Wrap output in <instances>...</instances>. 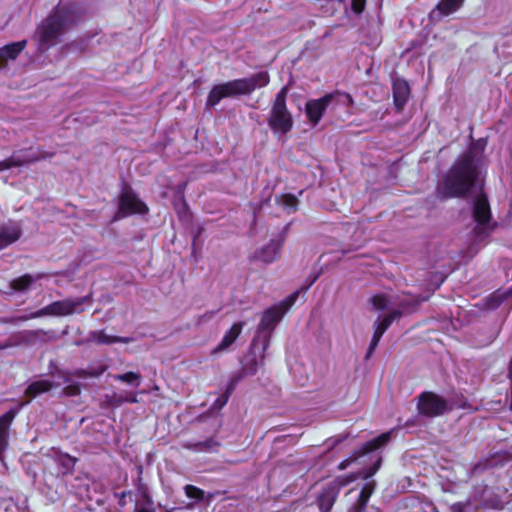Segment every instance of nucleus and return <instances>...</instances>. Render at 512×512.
<instances>
[{"label": "nucleus", "mask_w": 512, "mask_h": 512, "mask_svg": "<svg viewBox=\"0 0 512 512\" xmlns=\"http://www.w3.org/2000/svg\"><path fill=\"white\" fill-rule=\"evenodd\" d=\"M483 150L484 143L478 141L452 165L437 186V194L441 198L462 197L476 189Z\"/></svg>", "instance_id": "f257e3e1"}, {"label": "nucleus", "mask_w": 512, "mask_h": 512, "mask_svg": "<svg viewBox=\"0 0 512 512\" xmlns=\"http://www.w3.org/2000/svg\"><path fill=\"white\" fill-rule=\"evenodd\" d=\"M83 19L84 9L79 2L61 1L36 31L38 52L47 51L56 44L59 37L76 27Z\"/></svg>", "instance_id": "f03ea898"}, {"label": "nucleus", "mask_w": 512, "mask_h": 512, "mask_svg": "<svg viewBox=\"0 0 512 512\" xmlns=\"http://www.w3.org/2000/svg\"><path fill=\"white\" fill-rule=\"evenodd\" d=\"M269 81L270 78L268 72L261 71L247 78L236 79L216 85L210 91L206 105L213 107L223 98L249 94L257 88L267 86Z\"/></svg>", "instance_id": "7ed1b4c3"}, {"label": "nucleus", "mask_w": 512, "mask_h": 512, "mask_svg": "<svg viewBox=\"0 0 512 512\" xmlns=\"http://www.w3.org/2000/svg\"><path fill=\"white\" fill-rule=\"evenodd\" d=\"M298 295L299 291H295L281 303L267 309L263 313L261 321L256 331V336L252 341V346H255L258 341L262 342L261 361L264 360V351L269 346L272 331L274 330L275 326L280 322L283 315L295 303L296 299L298 298Z\"/></svg>", "instance_id": "20e7f679"}, {"label": "nucleus", "mask_w": 512, "mask_h": 512, "mask_svg": "<svg viewBox=\"0 0 512 512\" xmlns=\"http://www.w3.org/2000/svg\"><path fill=\"white\" fill-rule=\"evenodd\" d=\"M381 466V458H377L375 463L367 468L359 471L357 474H351L347 477H338L332 483L328 484L317 498L318 507L320 512H330L338 495L340 489L353 482L357 478L368 479L373 476Z\"/></svg>", "instance_id": "39448f33"}, {"label": "nucleus", "mask_w": 512, "mask_h": 512, "mask_svg": "<svg viewBox=\"0 0 512 512\" xmlns=\"http://www.w3.org/2000/svg\"><path fill=\"white\" fill-rule=\"evenodd\" d=\"M92 304L90 295L66 298L59 301H54L49 305L31 313L29 316L20 317V320H28L34 318H41L45 316L65 317L73 314H80Z\"/></svg>", "instance_id": "423d86ee"}, {"label": "nucleus", "mask_w": 512, "mask_h": 512, "mask_svg": "<svg viewBox=\"0 0 512 512\" xmlns=\"http://www.w3.org/2000/svg\"><path fill=\"white\" fill-rule=\"evenodd\" d=\"M287 87H283L276 95L270 114L268 125L275 134L284 135L293 127L291 113L286 106Z\"/></svg>", "instance_id": "0eeeda50"}, {"label": "nucleus", "mask_w": 512, "mask_h": 512, "mask_svg": "<svg viewBox=\"0 0 512 512\" xmlns=\"http://www.w3.org/2000/svg\"><path fill=\"white\" fill-rule=\"evenodd\" d=\"M473 217L477 223L474 229L475 238L481 241L485 239L492 230V226L490 225L491 213L489 203L487 197L481 192V188L476 193L475 199L473 200Z\"/></svg>", "instance_id": "6e6552de"}, {"label": "nucleus", "mask_w": 512, "mask_h": 512, "mask_svg": "<svg viewBox=\"0 0 512 512\" xmlns=\"http://www.w3.org/2000/svg\"><path fill=\"white\" fill-rule=\"evenodd\" d=\"M451 409L449 402L436 393L427 391L418 397L417 410L421 416L434 418L451 411Z\"/></svg>", "instance_id": "1a4fd4ad"}, {"label": "nucleus", "mask_w": 512, "mask_h": 512, "mask_svg": "<svg viewBox=\"0 0 512 512\" xmlns=\"http://www.w3.org/2000/svg\"><path fill=\"white\" fill-rule=\"evenodd\" d=\"M147 206L131 191H124L120 198L119 210L115 220L126 217L130 214H144Z\"/></svg>", "instance_id": "9d476101"}, {"label": "nucleus", "mask_w": 512, "mask_h": 512, "mask_svg": "<svg viewBox=\"0 0 512 512\" xmlns=\"http://www.w3.org/2000/svg\"><path fill=\"white\" fill-rule=\"evenodd\" d=\"M334 96L327 94L319 99H312L306 103L305 112L309 122L316 126L329 105L332 103Z\"/></svg>", "instance_id": "9b49d317"}, {"label": "nucleus", "mask_w": 512, "mask_h": 512, "mask_svg": "<svg viewBox=\"0 0 512 512\" xmlns=\"http://www.w3.org/2000/svg\"><path fill=\"white\" fill-rule=\"evenodd\" d=\"M424 300H426V298L408 296L405 300L401 302V310H393L389 314L384 316L382 319L378 318L375 321L374 326L382 329L383 332H386V330L390 327V325L393 323L395 319L399 318L404 312H408L410 307L412 308Z\"/></svg>", "instance_id": "f8f14e48"}, {"label": "nucleus", "mask_w": 512, "mask_h": 512, "mask_svg": "<svg viewBox=\"0 0 512 512\" xmlns=\"http://www.w3.org/2000/svg\"><path fill=\"white\" fill-rule=\"evenodd\" d=\"M424 300H426V298L408 296L405 300L401 302V310H393L389 314L384 316L382 319L378 318L375 321L374 326L382 329L383 332H386V330L390 327V325L393 323L395 319L399 318L404 312H408L410 307L412 308Z\"/></svg>", "instance_id": "ddd939ff"}, {"label": "nucleus", "mask_w": 512, "mask_h": 512, "mask_svg": "<svg viewBox=\"0 0 512 512\" xmlns=\"http://www.w3.org/2000/svg\"><path fill=\"white\" fill-rule=\"evenodd\" d=\"M54 156V152H39L37 154L21 155L13 154L10 158L0 161V172L12 167L22 166L31 162L39 161Z\"/></svg>", "instance_id": "4468645a"}, {"label": "nucleus", "mask_w": 512, "mask_h": 512, "mask_svg": "<svg viewBox=\"0 0 512 512\" xmlns=\"http://www.w3.org/2000/svg\"><path fill=\"white\" fill-rule=\"evenodd\" d=\"M29 401L22 402L19 407L10 409L0 417V462L4 464L3 453L8 446V430L19 410Z\"/></svg>", "instance_id": "2eb2a0df"}, {"label": "nucleus", "mask_w": 512, "mask_h": 512, "mask_svg": "<svg viewBox=\"0 0 512 512\" xmlns=\"http://www.w3.org/2000/svg\"><path fill=\"white\" fill-rule=\"evenodd\" d=\"M22 235L21 225L9 221L0 226V250L16 242Z\"/></svg>", "instance_id": "dca6fc26"}, {"label": "nucleus", "mask_w": 512, "mask_h": 512, "mask_svg": "<svg viewBox=\"0 0 512 512\" xmlns=\"http://www.w3.org/2000/svg\"><path fill=\"white\" fill-rule=\"evenodd\" d=\"M283 242L284 238L282 236L272 239L267 245L256 252L255 257L267 264L274 262L280 254Z\"/></svg>", "instance_id": "f3484780"}, {"label": "nucleus", "mask_w": 512, "mask_h": 512, "mask_svg": "<svg viewBox=\"0 0 512 512\" xmlns=\"http://www.w3.org/2000/svg\"><path fill=\"white\" fill-rule=\"evenodd\" d=\"M26 40L14 42L0 48V67H4L10 60H15L26 47Z\"/></svg>", "instance_id": "a211bd4d"}, {"label": "nucleus", "mask_w": 512, "mask_h": 512, "mask_svg": "<svg viewBox=\"0 0 512 512\" xmlns=\"http://www.w3.org/2000/svg\"><path fill=\"white\" fill-rule=\"evenodd\" d=\"M245 324L246 323L243 321L234 323L232 327L223 336L218 346L215 348V352L224 351L227 348H229L239 337Z\"/></svg>", "instance_id": "6ab92c4d"}, {"label": "nucleus", "mask_w": 512, "mask_h": 512, "mask_svg": "<svg viewBox=\"0 0 512 512\" xmlns=\"http://www.w3.org/2000/svg\"><path fill=\"white\" fill-rule=\"evenodd\" d=\"M59 386L58 383H55L48 379H39L33 381L28 385L25 390V394L31 398H35L43 393L50 391L52 388Z\"/></svg>", "instance_id": "aec40b11"}, {"label": "nucleus", "mask_w": 512, "mask_h": 512, "mask_svg": "<svg viewBox=\"0 0 512 512\" xmlns=\"http://www.w3.org/2000/svg\"><path fill=\"white\" fill-rule=\"evenodd\" d=\"M89 340L97 344H113V343H130L132 341L129 337L111 336L104 331H94L90 334Z\"/></svg>", "instance_id": "412c9836"}, {"label": "nucleus", "mask_w": 512, "mask_h": 512, "mask_svg": "<svg viewBox=\"0 0 512 512\" xmlns=\"http://www.w3.org/2000/svg\"><path fill=\"white\" fill-rule=\"evenodd\" d=\"M394 102L398 108H401L406 103L409 96V86L407 82L397 80L393 84Z\"/></svg>", "instance_id": "4be33fe9"}, {"label": "nucleus", "mask_w": 512, "mask_h": 512, "mask_svg": "<svg viewBox=\"0 0 512 512\" xmlns=\"http://www.w3.org/2000/svg\"><path fill=\"white\" fill-rule=\"evenodd\" d=\"M42 276V274H37L36 276L25 274L19 278L12 280L10 282V288L18 292L26 291L34 281L41 279Z\"/></svg>", "instance_id": "5701e85b"}, {"label": "nucleus", "mask_w": 512, "mask_h": 512, "mask_svg": "<svg viewBox=\"0 0 512 512\" xmlns=\"http://www.w3.org/2000/svg\"><path fill=\"white\" fill-rule=\"evenodd\" d=\"M184 448L197 451V452H212L219 446V443L214 439H208L199 442H185L182 445Z\"/></svg>", "instance_id": "b1692460"}, {"label": "nucleus", "mask_w": 512, "mask_h": 512, "mask_svg": "<svg viewBox=\"0 0 512 512\" xmlns=\"http://www.w3.org/2000/svg\"><path fill=\"white\" fill-rule=\"evenodd\" d=\"M392 433H393V431L383 433L380 436L374 438L373 440L366 442L363 445L362 454L372 452V451L384 446L385 444H387L391 439Z\"/></svg>", "instance_id": "393cba45"}, {"label": "nucleus", "mask_w": 512, "mask_h": 512, "mask_svg": "<svg viewBox=\"0 0 512 512\" xmlns=\"http://www.w3.org/2000/svg\"><path fill=\"white\" fill-rule=\"evenodd\" d=\"M375 489V482L370 481L367 482L364 487L362 488L359 498H358V507L355 509V512H364L366 505L368 503V500Z\"/></svg>", "instance_id": "a878e982"}, {"label": "nucleus", "mask_w": 512, "mask_h": 512, "mask_svg": "<svg viewBox=\"0 0 512 512\" xmlns=\"http://www.w3.org/2000/svg\"><path fill=\"white\" fill-rule=\"evenodd\" d=\"M463 2L464 0H441L437 5V10L446 16L457 11Z\"/></svg>", "instance_id": "bb28decb"}, {"label": "nucleus", "mask_w": 512, "mask_h": 512, "mask_svg": "<svg viewBox=\"0 0 512 512\" xmlns=\"http://www.w3.org/2000/svg\"><path fill=\"white\" fill-rule=\"evenodd\" d=\"M238 382H239V378H231V380L227 386V389L225 391V394L223 396L217 398L215 400V402L213 403L212 407L214 409H221L222 407H224L226 405L230 394L233 392V390L235 389Z\"/></svg>", "instance_id": "cd10ccee"}, {"label": "nucleus", "mask_w": 512, "mask_h": 512, "mask_svg": "<svg viewBox=\"0 0 512 512\" xmlns=\"http://www.w3.org/2000/svg\"><path fill=\"white\" fill-rule=\"evenodd\" d=\"M258 371V361L256 357H252L251 359H248L242 367L241 373L238 375H235L233 378H239V381L242 379L243 376L246 375H255Z\"/></svg>", "instance_id": "c85d7f7f"}, {"label": "nucleus", "mask_w": 512, "mask_h": 512, "mask_svg": "<svg viewBox=\"0 0 512 512\" xmlns=\"http://www.w3.org/2000/svg\"><path fill=\"white\" fill-rule=\"evenodd\" d=\"M35 333L36 332H21V333L14 334L5 343L0 344V350L19 345L22 342L27 340V336L35 334Z\"/></svg>", "instance_id": "c756f323"}, {"label": "nucleus", "mask_w": 512, "mask_h": 512, "mask_svg": "<svg viewBox=\"0 0 512 512\" xmlns=\"http://www.w3.org/2000/svg\"><path fill=\"white\" fill-rule=\"evenodd\" d=\"M56 461L59 465L62 466L63 473L72 471V469L74 468V465L76 463L75 458H73L72 456H70L68 454H62V453L57 454Z\"/></svg>", "instance_id": "7c9ffc66"}, {"label": "nucleus", "mask_w": 512, "mask_h": 512, "mask_svg": "<svg viewBox=\"0 0 512 512\" xmlns=\"http://www.w3.org/2000/svg\"><path fill=\"white\" fill-rule=\"evenodd\" d=\"M114 379L128 384H135L138 387L141 382V375L135 372H127L114 376Z\"/></svg>", "instance_id": "2f4dec72"}, {"label": "nucleus", "mask_w": 512, "mask_h": 512, "mask_svg": "<svg viewBox=\"0 0 512 512\" xmlns=\"http://www.w3.org/2000/svg\"><path fill=\"white\" fill-rule=\"evenodd\" d=\"M184 492L188 498L197 502L203 501L205 499V492L194 485H186L184 487Z\"/></svg>", "instance_id": "473e14b6"}, {"label": "nucleus", "mask_w": 512, "mask_h": 512, "mask_svg": "<svg viewBox=\"0 0 512 512\" xmlns=\"http://www.w3.org/2000/svg\"><path fill=\"white\" fill-rule=\"evenodd\" d=\"M279 203L289 212H294L297 208L298 200L292 194H284L279 198Z\"/></svg>", "instance_id": "72a5a7b5"}, {"label": "nucleus", "mask_w": 512, "mask_h": 512, "mask_svg": "<svg viewBox=\"0 0 512 512\" xmlns=\"http://www.w3.org/2000/svg\"><path fill=\"white\" fill-rule=\"evenodd\" d=\"M385 332H383L382 329L380 328H377L375 326V330H374V334L372 336V339H371V342H370V345L368 347V350H367V353H366V358H370L372 356V354L374 353L376 347L378 346L379 344V341L380 339L382 338L383 334Z\"/></svg>", "instance_id": "f704fd0d"}, {"label": "nucleus", "mask_w": 512, "mask_h": 512, "mask_svg": "<svg viewBox=\"0 0 512 512\" xmlns=\"http://www.w3.org/2000/svg\"><path fill=\"white\" fill-rule=\"evenodd\" d=\"M371 304L376 310H384L389 304V299L385 294H376L371 298Z\"/></svg>", "instance_id": "c9c22d12"}, {"label": "nucleus", "mask_w": 512, "mask_h": 512, "mask_svg": "<svg viewBox=\"0 0 512 512\" xmlns=\"http://www.w3.org/2000/svg\"><path fill=\"white\" fill-rule=\"evenodd\" d=\"M138 399L134 393L125 392L123 394L115 395V404L121 405L122 403H137Z\"/></svg>", "instance_id": "e433bc0d"}, {"label": "nucleus", "mask_w": 512, "mask_h": 512, "mask_svg": "<svg viewBox=\"0 0 512 512\" xmlns=\"http://www.w3.org/2000/svg\"><path fill=\"white\" fill-rule=\"evenodd\" d=\"M506 297L507 293H502L500 291L495 292L489 298V306L491 308H497Z\"/></svg>", "instance_id": "4c0bfd02"}, {"label": "nucleus", "mask_w": 512, "mask_h": 512, "mask_svg": "<svg viewBox=\"0 0 512 512\" xmlns=\"http://www.w3.org/2000/svg\"><path fill=\"white\" fill-rule=\"evenodd\" d=\"M366 0H351L352 11L359 15L364 11Z\"/></svg>", "instance_id": "58836bf2"}, {"label": "nucleus", "mask_w": 512, "mask_h": 512, "mask_svg": "<svg viewBox=\"0 0 512 512\" xmlns=\"http://www.w3.org/2000/svg\"><path fill=\"white\" fill-rule=\"evenodd\" d=\"M63 393L67 396H76L80 393V388L77 385H69L63 389Z\"/></svg>", "instance_id": "ea45409f"}, {"label": "nucleus", "mask_w": 512, "mask_h": 512, "mask_svg": "<svg viewBox=\"0 0 512 512\" xmlns=\"http://www.w3.org/2000/svg\"><path fill=\"white\" fill-rule=\"evenodd\" d=\"M346 438V436L344 435H338V436H335L333 438H331L329 440V442H331L330 446L329 447H334L336 445H338L340 442H342L344 439Z\"/></svg>", "instance_id": "a19ab883"}, {"label": "nucleus", "mask_w": 512, "mask_h": 512, "mask_svg": "<svg viewBox=\"0 0 512 512\" xmlns=\"http://www.w3.org/2000/svg\"><path fill=\"white\" fill-rule=\"evenodd\" d=\"M215 316V312L209 311L199 317V322H206L211 320Z\"/></svg>", "instance_id": "79ce46f5"}, {"label": "nucleus", "mask_w": 512, "mask_h": 512, "mask_svg": "<svg viewBox=\"0 0 512 512\" xmlns=\"http://www.w3.org/2000/svg\"><path fill=\"white\" fill-rule=\"evenodd\" d=\"M351 462H352V460H351V459H346V460L342 461V462L339 464V469H340V470H344V469H346V468L349 466V464H350Z\"/></svg>", "instance_id": "37998d69"}, {"label": "nucleus", "mask_w": 512, "mask_h": 512, "mask_svg": "<svg viewBox=\"0 0 512 512\" xmlns=\"http://www.w3.org/2000/svg\"><path fill=\"white\" fill-rule=\"evenodd\" d=\"M462 508H463L462 504H460V503H456V504L452 505V510L454 512H462Z\"/></svg>", "instance_id": "c03bdc74"}, {"label": "nucleus", "mask_w": 512, "mask_h": 512, "mask_svg": "<svg viewBox=\"0 0 512 512\" xmlns=\"http://www.w3.org/2000/svg\"><path fill=\"white\" fill-rule=\"evenodd\" d=\"M317 279V276H314V278L310 281V283L305 287V290H307Z\"/></svg>", "instance_id": "a18cd8bd"}, {"label": "nucleus", "mask_w": 512, "mask_h": 512, "mask_svg": "<svg viewBox=\"0 0 512 512\" xmlns=\"http://www.w3.org/2000/svg\"><path fill=\"white\" fill-rule=\"evenodd\" d=\"M136 512H153L152 510H149L147 508H140Z\"/></svg>", "instance_id": "49530a36"}, {"label": "nucleus", "mask_w": 512, "mask_h": 512, "mask_svg": "<svg viewBox=\"0 0 512 512\" xmlns=\"http://www.w3.org/2000/svg\"><path fill=\"white\" fill-rule=\"evenodd\" d=\"M193 506H194V504H193V503H189V504L186 506V508H187V509H191V508H193Z\"/></svg>", "instance_id": "de8ad7c7"}]
</instances>
